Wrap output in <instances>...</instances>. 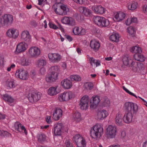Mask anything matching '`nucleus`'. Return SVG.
Segmentation results:
<instances>
[{
    "label": "nucleus",
    "mask_w": 147,
    "mask_h": 147,
    "mask_svg": "<svg viewBox=\"0 0 147 147\" xmlns=\"http://www.w3.org/2000/svg\"><path fill=\"white\" fill-rule=\"evenodd\" d=\"M103 125L100 123H96L92 127L90 130V136L96 138L100 137L103 133Z\"/></svg>",
    "instance_id": "obj_1"
},
{
    "label": "nucleus",
    "mask_w": 147,
    "mask_h": 147,
    "mask_svg": "<svg viewBox=\"0 0 147 147\" xmlns=\"http://www.w3.org/2000/svg\"><path fill=\"white\" fill-rule=\"evenodd\" d=\"M13 16L9 14H5L0 17V28L7 26L11 24L13 21Z\"/></svg>",
    "instance_id": "obj_2"
},
{
    "label": "nucleus",
    "mask_w": 147,
    "mask_h": 147,
    "mask_svg": "<svg viewBox=\"0 0 147 147\" xmlns=\"http://www.w3.org/2000/svg\"><path fill=\"white\" fill-rule=\"evenodd\" d=\"M93 21L96 24L100 27L108 26L110 24L108 20L99 16L94 17L93 18Z\"/></svg>",
    "instance_id": "obj_3"
},
{
    "label": "nucleus",
    "mask_w": 147,
    "mask_h": 147,
    "mask_svg": "<svg viewBox=\"0 0 147 147\" xmlns=\"http://www.w3.org/2000/svg\"><path fill=\"white\" fill-rule=\"evenodd\" d=\"M117 129L115 125H109L106 129V135L108 138H114L117 134Z\"/></svg>",
    "instance_id": "obj_4"
},
{
    "label": "nucleus",
    "mask_w": 147,
    "mask_h": 147,
    "mask_svg": "<svg viewBox=\"0 0 147 147\" xmlns=\"http://www.w3.org/2000/svg\"><path fill=\"white\" fill-rule=\"evenodd\" d=\"M74 94L71 91H67L59 94V100L60 101H67L74 97Z\"/></svg>",
    "instance_id": "obj_5"
},
{
    "label": "nucleus",
    "mask_w": 147,
    "mask_h": 147,
    "mask_svg": "<svg viewBox=\"0 0 147 147\" xmlns=\"http://www.w3.org/2000/svg\"><path fill=\"white\" fill-rule=\"evenodd\" d=\"M73 140L78 147H84L86 145L85 139L80 134L76 135L73 137Z\"/></svg>",
    "instance_id": "obj_6"
},
{
    "label": "nucleus",
    "mask_w": 147,
    "mask_h": 147,
    "mask_svg": "<svg viewBox=\"0 0 147 147\" xmlns=\"http://www.w3.org/2000/svg\"><path fill=\"white\" fill-rule=\"evenodd\" d=\"M49 61L51 62L57 63L59 62L62 59L61 56L58 53H50L48 54Z\"/></svg>",
    "instance_id": "obj_7"
},
{
    "label": "nucleus",
    "mask_w": 147,
    "mask_h": 147,
    "mask_svg": "<svg viewBox=\"0 0 147 147\" xmlns=\"http://www.w3.org/2000/svg\"><path fill=\"white\" fill-rule=\"evenodd\" d=\"M16 76L18 78L23 80H26L28 77V72L24 69H20L17 70L15 73Z\"/></svg>",
    "instance_id": "obj_8"
},
{
    "label": "nucleus",
    "mask_w": 147,
    "mask_h": 147,
    "mask_svg": "<svg viewBox=\"0 0 147 147\" xmlns=\"http://www.w3.org/2000/svg\"><path fill=\"white\" fill-rule=\"evenodd\" d=\"M40 50L38 48L36 47H33L29 49L28 54L32 57L37 58L40 55Z\"/></svg>",
    "instance_id": "obj_9"
},
{
    "label": "nucleus",
    "mask_w": 147,
    "mask_h": 147,
    "mask_svg": "<svg viewBox=\"0 0 147 147\" xmlns=\"http://www.w3.org/2000/svg\"><path fill=\"white\" fill-rule=\"evenodd\" d=\"M27 48L28 45L27 43L24 42H20L17 45L14 53L16 54H18L24 52Z\"/></svg>",
    "instance_id": "obj_10"
},
{
    "label": "nucleus",
    "mask_w": 147,
    "mask_h": 147,
    "mask_svg": "<svg viewBox=\"0 0 147 147\" xmlns=\"http://www.w3.org/2000/svg\"><path fill=\"white\" fill-rule=\"evenodd\" d=\"M6 34L10 38L16 39L19 35V31L16 28H11L7 30L6 32Z\"/></svg>",
    "instance_id": "obj_11"
},
{
    "label": "nucleus",
    "mask_w": 147,
    "mask_h": 147,
    "mask_svg": "<svg viewBox=\"0 0 147 147\" xmlns=\"http://www.w3.org/2000/svg\"><path fill=\"white\" fill-rule=\"evenodd\" d=\"M89 98L87 95L83 96L81 98L80 103V108L82 110L86 109L88 107Z\"/></svg>",
    "instance_id": "obj_12"
},
{
    "label": "nucleus",
    "mask_w": 147,
    "mask_h": 147,
    "mask_svg": "<svg viewBox=\"0 0 147 147\" xmlns=\"http://www.w3.org/2000/svg\"><path fill=\"white\" fill-rule=\"evenodd\" d=\"M91 9L96 14L102 15L105 13L106 9L101 5H94L91 7Z\"/></svg>",
    "instance_id": "obj_13"
},
{
    "label": "nucleus",
    "mask_w": 147,
    "mask_h": 147,
    "mask_svg": "<svg viewBox=\"0 0 147 147\" xmlns=\"http://www.w3.org/2000/svg\"><path fill=\"white\" fill-rule=\"evenodd\" d=\"M41 94L38 92L37 93L33 92L29 94L28 95V99L31 102H36L40 99L41 96Z\"/></svg>",
    "instance_id": "obj_14"
},
{
    "label": "nucleus",
    "mask_w": 147,
    "mask_h": 147,
    "mask_svg": "<svg viewBox=\"0 0 147 147\" xmlns=\"http://www.w3.org/2000/svg\"><path fill=\"white\" fill-rule=\"evenodd\" d=\"M100 101V98L99 96L95 95L93 96L90 101V108L92 109L96 108Z\"/></svg>",
    "instance_id": "obj_15"
},
{
    "label": "nucleus",
    "mask_w": 147,
    "mask_h": 147,
    "mask_svg": "<svg viewBox=\"0 0 147 147\" xmlns=\"http://www.w3.org/2000/svg\"><path fill=\"white\" fill-rule=\"evenodd\" d=\"M20 38L26 42H29L31 41V37L28 31L24 30L20 34Z\"/></svg>",
    "instance_id": "obj_16"
},
{
    "label": "nucleus",
    "mask_w": 147,
    "mask_h": 147,
    "mask_svg": "<svg viewBox=\"0 0 147 147\" xmlns=\"http://www.w3.org/2000/svg\"><path fill=\"white\" fill-rule=\"evenodd\" d=\"M72 31L74 34L77 35H83L86 32L85 29L82 27H75L73 29Z\"/></svg>",
    "instance_id": "obj_17"
},
{
    "label": "nucleus",
    "mask_w": 147,
    "mask_h": 147,
    "mask_svg": "<svg viewBox=\"0 0 147 147\" xmlns=\"http://www.w3.org/2000/svg\"><path fill=\"white\" fill-rule=\"evenodd\" d=\"M90 47L93 51H97L100 47V43L97 40L93 39L90 41Z\"/></svg>",
    "instance_id": "obj_18"
},
{
    "label": "nucleus",
    "mask_w": 147,
    "mask_h": 147,
    "mask_svg": "<svg viewBox=\"0 0 147 147\" xmlns=\"http://www.w3.org/2000/svg\"><path fill=\"white\" fill-rule=\"evenodd\" d=\"M3 99L10 105H14V102L15 99L10 95L7 94H4L2 96Z\"/></svg>",
    "instance_id": "obj_19"
},
{
    "label": "nucleus",
    "mask_w": 147,
    "mask_h": 147,
    "mask_svg": "<svg viewBox=\"0 0 147 147\" xmlns=\"http://www.w3.org/2000/svg\"><path fill=\"white\" fill-rule=\"evenodd\" d=\"M63 124L61 123H58L55 125L54 132L56 136H60L61 133V130L63 127Z\"/></svg>",
    "instance_id": "obj_20"
},
{
    "label": "nucleus",
    "mask_w": 147,
    "mask_h": 147,
    "mask_svg": "<svg viewBox=\"0 0 147 147\" xmlns=\"http://www.w3.org/2000/svg\"><path fill=\"white\" fill-rule=\"evenodd\" d=\"M61 84L63 87L65 89H70L72 86V83L71 81L67 78L64 79L62 80L61 82Z\"/></svg>",
    "instance_id": "obj_21"
},
{
    "label": "nucleus",
    "mask_w": 147,
    "mask_h": 147,
    "mask_svg": "<svg viewBox=\"0 0 147 147\" xmlns=\"http://www.w3.org/2000/svg\"><path fill=\"white\" fill-rule=\"evenodd\" d=\"M123 119L122 114L118 113H117L115 119V124L117 125H122L123 123Z\"/></svg>",
    "instance_id": "obj_22"
},
{
    "label": "nucleus",
    "mask_w": 147,
    "mask_h": 147,
    "mask_svg": "<svg viewBox=\"0 0 147 147\" xmlns=\"http://www.w3.org/2000/svg\"><path fill=\"white\" fill-rule=\"evenodd\" d=\"M108 112L103 109L99 111L97 113V118L99 119L103 120L108 115Z\"/></svg>",
    "instance_id": "obj_23"
},
{
    "label": "nucleus",
    "mask_w": 147,
    "mask_h": 147,
    "mask_svg": "<svg viewBox=\"0 0 147 147\" xmlns=\"http://www.w3.org/2000/svg\"><path fill=\"white\" fill-rule=\"evenodd\" d=\"M53 118L55 120H58L62 115V111L60 108H57L55 110L53 114Z\"/></svg>",
    "instance_id": "obj_24"
},
{
    "label": "nucleus",
    "mask_w": 147,
    "mask_h": 147,
    "mask_svg": "<svg viewBox=\"0 0 147 147\" xmlns=\"http://www.w3.org/2000/svg\"><path fill=\"white\" fill-rule=\"evenodd\" d=\"M125 17V13L121 11L115 13V18L117 22H119L124 20Z\"/></svg>",
    "instance_id": "obj_25"
},
{
    "label": "nucleus",
    "mask_w": 147,
    "mask_h": 147,
    "mask_svg": "<svg viewBox=\"0 0 147 147\" xmlns=\"http://www.w3.org/2000/svg\"><path fill=\"white\" fill-rule=\"evenodd\" d=\"M132 113L129 112L125 113L123 117V121L127 123H131L132 121Z\"/></svg>",
    "instance_id": "obj_26"
},
{
    "label": "nucleus",
    "mask_w": 147,
    "mask_h": 147,
    "mask_svg": "<svg viewBox=\"0 0 147 147\" xmlns=\"http://www.w3.org/2000/svg\"><path fill=\"white\" fill-rule=\"evenodd\" d=\"M79 11L86 16H90L92 13L91 10L86 7H80L79 8Z\"/></svg>",
    "instance_id": "obj_27"
},
{
    "label": "nucleus",
    "mask_w": 147,
    "mask_h": 147,
    "mask_svg": "<svg viewBox=\"0 0 147 147\" xmlns=\"http://www.w3.org/2000/svg\"><path fill=\"white\" fill-rule=\"evenodd\" d=\"M20 127V128L22 131H24L25 134L26 135L28 133L26 129L24 126L21 125V124L19 122H17L15 123L14 125V128L15 129L18 131L20 132L19 130V127Z\"/></svg>",
    "instance_id": "obj_28"
},
{
    "label": "nucleus",
    "mask_w": 147,
    "mask_h": 147,
    "mask_svg": "<svg viewBox=\"0 0 147 147\" xmlns=\"http://www.w3.org/2000/svg\"><path fill=\"white\" fill-rule=\"evenodd\" d=\"M6 86L9 88H14L16 87L15 80L11 78H8L6 81Z\"/></svg>",
    "instance_id": "obj_29"
},
{
    "label": "nucleus",
    "mask_w": 147,
    "mask_h": 147,
    "mask_svg": "<svg viewBox=\"0 0 147 147\" xmlns=\"http://www.w3.org/2000/svg\"><path fill=\"white\" fill-rule=\"evenodd\" d=\"M57 87H51L47 90V92L48 95L53 96L56 95L58 94V92L57 91Z\"/></svg>",
    "instance_id": "obj_30"
},
{
    "label": "nucleus",
    "mask_w": 147,
    "mask_h": 147,
    "mask_svg": "<svg viewBox=\"0 0 147 147\" xmlns=\"http://www.w3.org/2000/svg\"><path fill=\"white\" fill-rule=\"evenodd\" d=\"M53 7L57 14L60 15H63L62 10L61 9V5L55 4L53 5Z\"/></svg>",
    "instance_id": "obj_31"
},
{
    "label": "nucleus",
    "mask_w": 147,
    "mask_h": 147,
    "mask_svg": "<svg viewBox=\"0 0 147 147\" xmlns=\"http://www.w3.org/2000/svg\"><path fill=\"white\" fill-rule=\"evenodd\" d=\"M138 7V3L135 1H132L128 5V9L129 10L134 11Z\"/></svg>",
    "instance_id": "obj_32"
},
{
    "label": "nucleus",
    "mask_w": 147,
    "mask_h": 147,
    "mask_svg": "<svg viewBox=\"0 0 147 147\" xmlns=\"http://www.w3.org/2000/svg\"><path fill=\"white\" fill-rule=\"evenodd\" d=\"M57 23L58 24V26H57L54 24H53L52 23L49 22V27L50 28L54 30H56L58 28H59L61 31L62 32H63L64 31V29L62 27V26L61 24L58 22H57Z\"/></svg>",
    "instance_id": "obj_33"
},
{
    "label": "nucleus",
    "mask_w": 147,
    "mask_h": 147,
    "mask_svg": "<svg viewBox=\"0 0 147 147\" xmlns=\"http://www.w3.org/2000/svg\"><path fill=\"white\" fill-rule=\"evenodd\" d=\"M134 57L136 60L142 62L144 61L146 59L145 57L143 55L137 54H135L134 55Z\"/></svg>",
    "instance_id": "obj_34"
},
{
    "label": "nucleus",
    "mask_w": 147,
    "mask_h": 147,
    "mask_svg": "<svg viewBox=\"0 0 147 147\" xmlns=\"http://www.w3.org/2000/svg\"><path fill=\"white\" fill-rule=\"evenodd\" d=\"M131 51L132 53L136 54L137 53H141L142 52L141 48L137 46L132 47L131 48Z\"/></svg>",
    "instance_id": "obj_35"
},
{
    "label": "nucleus",
    "mask_w": 147,
    "mask_h": 147,
    "mask_svg": "<svg viewBox=\"0 0 147 147\" xmlns=\"http://www.w3.org/2000/svg\"><path fill=\"white\" fill-rule=\"evenodd\" d=\"M119 36L118 34H113L110 37V40L113 41L118 42L119 40Z\"/></svg>",
    "instance_id": "obj_36"
},
{
    "label": "nucleus",
    "mask_w": 147,
    "mask_h": 147,
    "mask_svg": "<svg viewBox=\"0 0 147 147\" xmlns=\"http://www.w3.org/2000/svg\"><path fill=\"white\" fill-rule=\"evenodd\" d=\"M133 103V102H125L124 105V108L126 110L130 112V110L131 109V107L132 106Z\"/></svg>",
    "instance_id": "obj_37"
},
{
    "label": "nucleus",
    "mask_w": 147,
    "mask_h": 147,
    "mask_svg": "<svg viewBox=\"0 0 147 147\" xmlns=\"http://www.w3.org/2000/svg\"><path fill=\"white\" fill-rule=\"evenodd\" d=\"M73 116L74 120L77 122H78L81 120V114L78 112H75L73 114Z\"/></svg>",
    "instance_id": "obj_38"
},
{
    "label": "nucleus",
    "mask_w": 147,
    "mask_h": 147,
    "mask_svg": "<svg viewBox=\"0 0 147 147\" xmlns=\"http://www.w3.org/2000/svg\"><path fill=\"white\" fill-rule=\"evenodd\" d=\"M61 9L62 10L63 15H66L69 11V9L67 6L62 4L61 5Z\"/></svg>",
    "instance_id": "obj_39"
},
{
    "label": "nucleus",
    "mask_w": 147,
    "mask_h": 147,
    "mask_svg": "<svg viewBox=\"0 0 147 147\" xmlns=\"http://www.w3.org/2000/svg\"><path fill=\"white\" fill-rule=\"evenodd\" d=\"M37 138L38 141L40 142H42L46 139V136L45 135L42 134H38Z\"/></svg>",
    "instance_id": "obj_40"
},
{
    "label": "nucleus",
    "mask_w": 147,
    "mask_h": 147,
    "mask_svg": "<svg viewBox=\"0 0 147 147\" xmlns=\"http://www.w3.org/2000/svg\"><path fill=\"white\" fill-rule=\"evenodd\" d=\"M51 72L52 73H58L60 71V67L59 66L55 65L52 66L50 68Z\"/></svg>",
    "instance_id": "obj_41"
},
{
    "label": "nucleus",
    "mask_w": 147,
    "mask_h": 147,
    "mask_svg": "<svg viewBox=\"0 0 147 147\" xmlns=\"http://www.w3.org/2000/svg\"><path fill=\"white\" fill-rule=\"evenodd\" d=\"M131 107V109L130 110V113H136L138 111V106L136 104L134 103H133Z\"/></svg>",
    "instance_id": "obj_42"
},
{
    "label": "nucleus",
    "mask_w": 147,
    "mask_h": 147,
    "mask_svg": "<svg viewBox=\"0 0 147 147\" xmlns=\"http://www.w3.org/2000/svg\"><path fill=\"white\" fill-rule=\"evenodd\" d=\"M37 66L40 67L44 66L46 65V61L43 59L39 60L37 61Z\"/></svg>",
    "instance_id": "obj_43"
},
{
    "label": "nucleus",
    "mask_w": 147,
    "mask_h": 147,
    "mask_svg": "<svg viewBox=\"0 0 147 147\" xmlns=\"http://www.w3.org/2000/svg\"><path fill=\"white\" fill-rule=\"evenodd\" d=\"M70 78L72 81H80L81 78L80 76L78 75H72L70 76Z\"/></svg>",
    "instance_id": "obj_44"
},
{
    "label": "nucleus",
    "mask_w": 147,
    "mask_h": 147,
    "mask_svg": "<svg viewBox=\"0 0 147 147\" xmlns=\"http://www.w3.org/2000/svg\"><path fill=\"white\" fill-rule=\"evenodd\" d=\"M93 86V83L90 82H86L84 84V87L87 90H91Z\"/></svg>",
    "instance_id": "obj_45"
},
{
    "label": "nucleus",
    "mask_w": 147,
    "mask_h": 147,
    "mask_svg": "<svg viewBox=\"0 0 147 147\" xmlns=\"http://www.w3.org/2000/svg\"><path fill=\"white\" fill-rule=\"evenodd\" d=\"M22 59L21 64L22 65L26 66L30 64V63L29 62L28 59L23 58Z\"/></svg>",
    "instance_id": "obj_46"
},
{
    "label": "nucleus",
    "mask_w": 147,
    "mask_h": 147,
    "mask_svg": "<svg viewBox=\"0 0 147 147\" xmlns=\"http://www.w3.org/2000/svg\"><path fill=\"white\" fill-rule=\"evenodd\" d=\"M127 32L132 36H134L136 32L134 28L132 26L129 27L127 28Z\"/></svg>",
    "instance_id": "obj_47"
},
{
    "label": "nucleus",
    "mask_w": 147,
    "mask_h": 147,
    "mask_svg": "<svg viewBox=\"0 0 147 147\" xmlns=\"http://www.w3.org/2000/svg\"><path fill=\"white\" fill-rule=\"evenodd\" d=\"M102 105L103 106L106 107H109L110 106V102L108 98L106 99L103 102Z\"/></svg>",
    "instance_id": "obj_48"
},
{
    "label": "nucleus",
    "mask_w": 147,
    "mask_h": 147,
    "mask_svg": "<svg viewBox=\"0 0 147 147\" xmlns=\"http://www.w3.org/2000/svg\"><path fill=\"white\" fill-rule=\"evenodd\" d=\"M67 25L70 26H73L75 25V20L71 17H69Z\"/></svg>",
    "instance_id": "obj_49"
},
{
    "label": "nucleus",
    "mask_w": 147,
    "mask_h": 147,
    "mask_svg": "<svg viewBox=\"0 0 147 147\" xmlns=\"http://www.w3.org/2000/svg\"><path fill=\"white\" fill-rule=\"evenodd\" d=\"M69 17L65 16L63 17L61 20L62 23L64 24L67 25L68 23Z\"/></svg>",
    "instance_id": "obj_50"
},
{
    "label": "nucleus",
    "mask_w": 147,
    "mask_h": 147,
    "mask_svg": "<svg viewBox=\"0 0 147 147\" xmlns=\"http://www.w3.org/2000/svg\"><path fill=\"white\" fill-rule=\"evenodd\" d=\"M49 74L50 76H51L52 79L54 81H55L57 79L58 76V73H52V72H51L50 74Z\"/></svg>",
    "instance_id": "obj_51"
},
{
    "label": "nucleus",
    "mask_w": 147,
    "mask_h": 147,
    "mask_svg": "<svg viewBox=\"0 0 147 147\" xmlns=\"http://www.w3.org/2000/svg\"><path fill=\"white\" fill-rule=\"evenodd\" d=\"M87 58L89 59V61L91 65L92 66L93 64H94L96 60L94 58L90 57L89 55H87Z\"/></svg>",
    "instance_id": "obj_52"
},
{
    "label": "nucleus",
    "mask_w": 147,
    "mask_h": 147,
    "mask_svg": "<svg viewBox=\"0 0 147 147\" xmlns=\"http://www.w3.org/2000/svg\"><path fill=\"white\" fill-rule=\"evenodd\" d=\"M123 89L129 95L134 96L136 98H138V97L135 95L134 93L130 91L128 89L126 88L125 87L123 86Z\"/></svg>",
    "instance_id": "obj_53"
},
{
    "label": "nucleus",
    "mask_w": 147,
    "mask_h": 147,
    "mask_svg": "<svg viewBox=\"0 0 147 147\" xmlns=\"http://www.w3.org/2000/svg\"><path fill=\"white\" fill-rule=\"evenodd\" d=\"M65 144L66 147H73V145L71 141L69 140H66Z\"/></svg>",
    "instance_id": "obj_54"
},
{
    "label": "nucleus",
    "mask_w": 147,
    "mask_h": 147,
    "mask_svg": "<svg viewBox=\"0 0 147 147\" xmlns=\"http://www.w3.org/2000/svg\"><path fill=\"white\" fill-rule=\"evenodd\" d=\"M129 58L127 57H124L123 59V64L127 66L129 64Z\"/></svg>",
    "instance_id": "obj_55"
},
{
    "label": "nucleus",
    "mask_w": 147,
    "mask_h": 147,
    "mask_svg": "<svg viewBox=\"0 0 147 147\" xmlns=\"http://www.w3.org/2000/svg\"><path fill=\"white\" fill-rule=\"evenodd\" d=\"M142 11L143 12L147 15V3L144 5L142 7Z\"/></svg>",
    "instance_id": "obj_56"
},
{
    "label": "nucleus",
    "mask_w": 147,
    "mask_h": 147,
    "mask_svg": "<svg viewBox=\"0 0 147 147\" xmlns=\"http://www.w3.org/2000/svg\"><path fill=\"white\" fill-rule=\"evenodd\" d=\"M16 65L14 64H11L7 68V70L8 71H10L11 69H13L16 67Z\"/></svg>",
    "instance_id": "obj_57"
},
{
    "label": "nucleus",
    "mask_w": 147,
    "mask_h": 147,
    "mask_svg": "<svg viewBox=\"0 0 147 147\" xmlns=\"http://www.w3.org/2000/svg\"><path fill=\"white\" fill-rule=\"evenodd\" d=\"M46 80L47 82H50L52 81H54L51 77L49 74H48L46 78Z\"/></svg>",
    "instance_id": "obj_58"
},
{
    "label": "nucleus",
    "mask_w": 147,
    "mask_h": 147,
    "mask_svg": "<svg viewBox=\"0 0 147 147\" xmlns=\"http://www.w3.org/2000/svg\"><path fill=\"white\" fill-rule=\"evenodd\" d=\"M45 68L42 67L40 69L39 71V74L40 75H43L45 74Z\"/></svg>",
    "instance_id": "obj_59"
},
{
    "label": "nucleus",
    "mask_w": 147,
    "mask_h": 147,
    "mask_svg": "<svg viewBox=\"0 0 147 147\" xmlns=\"http://www.w3.org/2000/svg\"><path fill=\"white\" fill-rule=\"evenodd\" d=\"M45 119L47 123L50 124L52 123L50 116H46L45 118Z\"/></svg>",
    "instance_id": "obj_60"
},
{
    "label": "nucleus",
    "mask_w": 147,
    "mask_h": 147,
    "mask_svg": "<svg viewBox=\"0 0 147 147\" xmlns=\"http://www.w3.org/2000/svg\"><path fill=\"white\" fill-rule=\"evenodd\" d=\"M76 3L80 4H84L86 0H73Z\"/></svg>",
    "instance_id": "obj_61"
},
{
    "label": "nucleus",
    "mask_w": 147,
    "mask_h": 147,
    "mask_svg": "<svg viewBox=\"0 0 147 147\" xmlns=\"http://www.w3.org/2000/svg\"><path fill=\"white\" fill-rule=\"evenodd\" d=\"M125 24L127 25H129L131 23V18H128L125 22Z\"/></svg>",
    "instance_id": "obj_62"
},
{
    "label": "nucleus",
    "mask_w": 147,
    "mask_h": 147,
    "mask_svg": "<svg viewBox=\"0 0 147 147\" xmlns=\"http://www.w3.org/2000/svg\"><path fill=\"white\" fill-rule=\"evenodd\" d=\"M66 38L69 41L71 42L73 38L70 36L68 35H66L65 36Z\"/></svg>",
    "instance_id": "obj_63"
},
{
    "label": "nucleus",
    "mask_w": 147,
    "mask_h": 147,
    "mask_svg": "<svg viewBox=\"0 0 147 147\" xmlns=\"http://www.w3.org/2000/svg\"><path fill=\"white\" fill-rule=\"evenodd\" d=\"M61 66L63 69L65 70L67 69V64L65 62L62 63Z\"/></svg>",
    "instance_id": "obj_64"
}]
</instances>
